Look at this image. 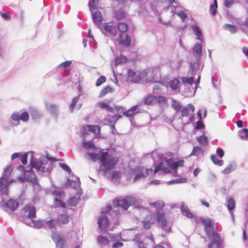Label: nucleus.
I'll return each instance as SVG.
<instances>
[{"label":"nucleus","instance_id":"69168bd1","mask_svg":"<svg viewBox=\"0 0 248 248\" xmlns=\"http://www.w3.org/2000/svg\"><path fill=\"white\" fill-rule=\"evenodd\" d=\"M46 223L50 228H54L56 226V221L54 219H51L46 221Z\"/></svg>","mask_w":248,"mask_h":248},{"label":"nucleus","instance_id":"4468645a","mask_svg":"<svg viewBox=\"0 0 248 248\" xmlns=\"http://www.w3.org/2000/svg\"><path fill=\"white\" fill-rule=\"evenodd\" d=\"M202 223L205 226L204 230L207 237H211L213 233H217L213 231V222L209 218H202Z\"/></svg>","mask_w":248,"mask_h":248},{"label":"nucleus","instance_id":"0eeeda50","mask_svg":"<svg viewBox=\"0 0 248 248\" xmlns=\"http://www.w3.org/2000/svg\"><path fill=\"white\" fill-rule=\"evenodd\" d=\"M146 76L147 73L144 70L134 71L130 69L128 71V78L133 82H138Z\"/></svg>","mask_w":248,"mask_h":248},{"label":"nucleus","instance_id":"338daca9","mask_svg":"<svg viewBox=\"0 0 248 248\" xmlns=\"http://www.w3.org/2000/svg\"><path fill=\"white\" fill-rule=\"evenodd\" d=\"M51 238L55 243L57 242L61 239L59 234L54 232H52L51 233Z\"/></svg>","mask_w":248,"mask_h":248},{"label":"nucleus","instance_id":"1a4fd4ad","mask_svg":"<svg viewBox=\"0 0 248 248\" xmlns=\"http://www.w3.org/2000/svg\"><path fill=\"white\" fill-rule=\"evenodd\" d=\"M156 220L158 222H161L164 231L166 232H170L171 227L169 226L168 220L166 218L164 213L156 212Z\"/></svg>","mask_w":248,"mask_h":248},{"label":"nucleus","instance_id":"8fccbe9b","mask_svg":"<svg viewBox=\"0 0 248 248\" xmlns=\"http://www.w3.org/2000/svg\"><path fill=\"white\" fill-rule=\"evenodd\" d=\"M80 96V94H79L78 95V96H76L73 98V99L72 100V102L69 106V110H70V111L71 112H72L74 111L76 104L78 102Z\"/></svg>","mask_w":248,"mask_h":248},{"label":"nucleus","instance_id":"5fc2aeb1","mask_svg":"<svg viewBox=\"0 0 248 248\" xmlns=\"http://www.w3.org/2000/svg\"><path fill=\"white\" fill-rule=\"evenodd\" d=\"M150 205L152 207H154L156 209H159L163 208L164 206V203L162 202H151Z\"/></svg>","mask_w":248,"mask_h":248},{"label":"nucleus","instance_id":"7ed1b4c3","mask_svg":"<svg viewBox=\"0 0 248 248\" xmlns=\"http://www.w3.org/2000/svg\"><path fill=\"white\" fill-rule=\"evenodd\" d=\"M202 45L200 43H196L192 49L193 55L195 58L194 60L189 61V68L188 74L195 75L199 69V61L202 54Z\"/></svg>","mask_w":248,"mask_h":248},{"label":"nucleus","instance_id":"774afa93","mask_svg":"<svg viewBox=\"0 0 248 248\" xmlns=\"http://www.w3.org/2000/svg\"><path fill=\"white\" fill-rule=\"evenodd\" d=\"M216 153L220 158L223 157L224 155V152L223 150L220 147H218L217 149Z\"/></svg>","mask_w":248,"mask_h":248},{"label":"nucleus","instance_id":"f03ea898","mask_svg":"<svg viewBox=\"0 0 248 248\" xmlns=\"http://www.w3.org/2000/svg\"><path fill=\"white\" fill-rule=\"evenodd\" d=\"M22 213L25 217L31 219L30 223L25 222V224L29 226H34L37 228H43L46 224V221L39 219L34 220L33 219L36 216V209L34 206L31 204L26 205L22 210Z\"/></svg>","mask_w":248,"mask_h":248},{"label":"nucleus","instance_id":"58836bf2","mask_svg":"<svg viewBox=\"0 0 248 248\" xmlns=\"http://www.w3.org/2000/svg\"><path fill=\"white\" fill-rule=\"evenodd\" d=\"M217 0H214L213 3L210 6V12L211 15L215 16L217 12Z\"/></svg>","mask_w":248,"mask_h":248},{"label":"nucleus","instance_id":"e2e57ef3","mask_svg":"<svg viewBox=\"0 0 248 248\" xmlns=\"http://www.w3.org/2000/svg\"><path fill=\"white\" fill-rule=\"evenodd\" d=\"M29 117V114L27 112H24L20 114V119L23 122H27Z\"/></svg>","mask_w":248,"mask_h":248},{"label":"nucleus","instance_id":"bb28decb","mask_svg":"<svg viewBox=\"0 0 248 248\" xmlns=\"http://www.w3.org/2000/svg\"><path fill=\"white\" fill-rule=\"evenodd\" d=\"M81 194L80 192H78V197L74 196L70 198L67 202L68 205L72 206H76L78 203Z\"/></svg>","mask_w":248,"mask_h":248},{"label":"nucleus","instance_id":"a878e982","mask_svg":"<svg viewBox=\"0 0 248 248\" xmlns=\"http://www.w3.org/2000/svg\"><path fill=\"white\" fill-rule=\"evenodd\" d=\"M153 82L156 83H159L161 79V75L160 72L157 68H154L153 69Z\"/></svg>","mask_w":248,"mask_h":248},{"label":"nucleus","instance_id":"4d7b16f0","mask_svg":"<svg viewBox=\"0 0 248 248\" xmlns=\"http://www.w3.org/2000/svg\"><path fill=\"white\" fill-rule=\"evenodd\" d=\"M111 91V88L108 86L105 88H104L101 92L100 93L99 96L100 97H103L107 93L110 92Z\"/></svg>","mask_w":248,"mask_h":248},{"label":"nucleus","instance_id":"dca6fc26","mask_svg":"<svg viewBox=\"0 0 248 248\" xmlns=\"http://www.w3.org/2000/svg\"><path fill=\"white\" fill-rule=\"evenodd\" d=\"M109 223V219L106 215H101L99 217L98 219V227L102 231H105L107 229Z\"/></svg>","mask_w":248,"mask_h":248},{"label":"nucleus","instance_id":"412c9836","mask_svg":"<svg viewBox=\"0 0 248 248\" xmlns=\"http://www.w3.org/2000/svg\"><path fill=\"white\" fill-rule=\"evenodd\" d=\"M46 109L54 116H57L59 110V107L56 104L46 103L45 104Z\"/></svg>","mask_w":248,"mask_h":248},{"label":"nucleus","instance_id":"37998d69","mask_svg":"<svg viewBox=\"0 0 248 248\" xmlns=\"http://www.w3.org/2000/svg\"><path fill=\"white\" fill-rule=\"evenodd\" d=\"M125 16V12L123 10H116L114 12L115 18L119 20L124 18Z\"/></svg>","mask_w":248,"mask_h":248},{"label":"nucleus","instance_id":"0e129e2a","mask_svg":"<svg viewBox=\"0 0 248 248\" xmlns=\"http://www.w3.org/2000/svg\"><path fill=\"white\" fill-rule=\"evenodd\" d=\"M55 244H56V247L58 248H64L65 241L62 238H61L58 241L56 242Z\"/></svg>","mask_w":248,"mask_h":248},{"label":"nucleus","instance_id":"5701e85b","mask_svg":"<svg viewBox=\"0 0 248 248\" xmlns=\"http://www.w3.org/2000/svg\"><path fill=\"white\" fill-rule=\"evenodd\" d=\"M120 43L126 47H128L131 43V38L126 34L121 33L119 36Z\"/></svg>","mask_w":248,"mask_h":248},{"label":"nucleus","instance_id":"39448f33","mask_svg":"<svg viewBox=\"0 0 248 248\" xmlns=\"http://www.w3.org/2000/svg\"><path fill=\"white\" fill-rule=\"evenodd\" d=\"M169 1V5H168L166 10L167 11H170V13H173V15L176 14L178 15L184 22H187V15L184 11L177 12L176 11L177 7V3L175 0H168Z\"/></svg>","mask_w":248,"mask_h":248},{"label":"nucleus","instance_id":"052dcab7","mask_svg":"<svg viewBox=\"0 0 248 248\" xmlns=\"http://www.w3.org/2000/svg\"><path fill=\"white\" fill-rule=\"evenodd\" d=\"M166 159V163L167 164L170 168L171 169L174 170V163L175 161L173 158H170V159Z\"/></svg>","mask_w":248,"mask_h":248},{"label":"nucleus","instance_id":"79ce46f5","mask_svg":"<svg viewBox=\"0 0 248 248\" xmlns=\"http://www.w3.org/2000/svg\"><path fill=\"white\" fill-rule=\"evenodd\" d=\"M97 241L98 244L101 246L108 245L109 242L108 239L106 237L101 235L97 237Z\"/></svg>","mask_w":248,"mask_h":248},{"label":"nucleus","instance_id":"49530a36","mask_svg":"<svg viewBox=\"0 0 248 248\" xmlns=\"http://www.w3.org/2000/svg\"><path fill=\"white\" fill-rule=\"evenodd\" d=\"M54 205L55 208H65V203L63 202L60 199H59L57 197H55L54 200Z\"/></svg>","mask_w":248,"mask_h":248},{"label":"nucleus","instance_id":"6e6552de","mask_svg":"<svg viewBox=\"0 0 248 248\" xmlns=\"http://www.w3.org/2000/svg\"><path fill=\"white\" fill-rule=\"evenodd\" d=\"M136 173L134 177L135 182L144 177L146 175L153 173L152 169H145L143 167H139L136 169Z\"/></svg>","mask_w":248,"mask_h":248},{"label":"nucleus","instance_id":"2f4dec72","mask_svg":"<svg viewBox=\"0 0 248 248\" xmlns=\"http://www.w3.org/2000/svg\"><path fill=\"white\" fill-rule=\"evenodd\" d=\"M69 221V216L66 215L60 214L57 217V222L59 224H65Z\"/></svg>","mask_w":248,"mask_h":248},{"label":"nucleus","instance_id":"20e7f679","mask_svg":"<svg viewBox=\"0 0 248 248\" xmlns=\"http://www.w3.org/2000/svg\"><path fill=\"white\" fill-rule=\"evenodd\" d=\"M100 157V163L104 167L103 171L105 172L113 169L118 161L117 157L112 155H109L108 152H102Z\"/></svg>","mask_w":248,"mask_h":248},{"label":"nucleus","instance_id":"864d4df0","mask_svg":"<svg viewBox=\"0 0 248 248\" xmlns=\"http://www.w3.org/2000/svg\"><path fill=\"white\" fill-rule=\"evenodd\" d=\"M14 169V167L13 165L9 166L7 168H6L4 172H3L2 177H7L10 175L11 172H12Z\"/></svg>","mask_w":248,"mask_h":248},{"label":"nucleus","instance_id":"4c0bfd02","mask_svg":"<svg viewBox=\"0 0 248 248\" xmlns=\"http://www.w3.org/2000/svg\"><path fill=\"white\" fill-rule=\"evenodd\" d=\"M191 76V75H190ZM194 75H192L190 77H180V80L184 84L192 85L194 82Z\"/></svg>","mask_w":248,"mask_h":248},{"label":"nucleus","instance_id":"393cba45","mask_svg":"<svg viewBox=\"0 0 248 248\" xmlns=\"http://www.w3.org/2000/svg\"><path fill=\"white\" fill-rule=\"evenodd\" d=\"M191 27L194 34L197 36L196 39L202 41L203 38L202 31L200 28L196 25H192Z\"/></svg>","mask_w":248,"mask_h":248},{"label":"nucleus","instance_id":"aec40b11","mask_svg":"<svg viewBox=\"0 0 248 248\" xmlns=\"http://www.w3.org/2000/svg\"><path fill=\"white\" fill-rule=\"evenodd\" d=\"M235 22L240 27L243 32L248 31V17L245 20H243L241 18H236L235 19Z\"/></svg>","mask_w":248,"mask_h":248},{"label":"nucleus","instance_id":"473e14b6","mask_svg":"<svg viewBox=\"0 0 248 248\" xmlns=\"http://www.w3.org/2000/svg\"><path fill=\"white\" fill-rule=\"evenodd\" d=\"M17 179L21 182L28 181L33 184H35L37 182V180L35 178H30L28 176H26L25 174L18 176Z\"/></svg>","mask_w":248,"mask_h":248},{"label":"nucleus","instance_id":"ddd939ff","mask_svg":"<svg viewBox=\"0 0 248 248\" xmlns=\"http://www.w3.org/2000/svg\"><path fill=\"white\" fill-rule=\"evenodd\" d=\"M0 206L3 208L5 211L9 210L14 211L19 206V203L16 201L12 199H10L7 202H2L0 203Z\"/></svg>","mask_w":248,"mask_h":248},{"label":"nucleus","instance_id":"6e6d98bb","mask_svg":"<svg viewBox=\"0 0 248 248\" xmlns=\"http://www.w3.org/2000/svg\"><path fill=\"white\" fill-rule=\"evenodd\" d=\"M126 62V57L124 56H121L116 58L115 60V63L116 65H118L122 63H125Z\"/></svg>","mask_w":248,"mask_h":248},{"label":"nucleus","instance_id":"e433bc0d","mask_svg":"<svg viewBox=\"0 0 248 248\" xmlns=\"http://www.w3.org/2000/svg\"><path fill=\"white\" fill-rule=\"evenodd\" d=\"M240 138L243 140H248V129L244 128L238 131Z\"/></svg>","mask_w":248,"mask_h":248},{"label":"nucleus","instance_id":"a211bd4d","mask_svg":"<svg viewBox=\"0 0 248 248\" xmlns=\"http://www.w3.org/2000/svg\"><path fill=\"white\" fill-rule=\"evenodd\" d=\"M87 131L92 132L93 133L97 134L100 132V127L98 125H87L86 126L82 128V134L83 135H86Z\"/></svg>","mask_w":248,"mask_h":248},{"label":"nucleus","instance_id":"c03bdc74","mask_svg":"<svg viewBox=\"0 0 248 248\" xmlns=\"http://www.w3.org/2000/svg\"><path fill=\"white\" fill-rule=\"evenodd\" d=\"M52 195L57 198H62L64 196V193L59 188H56L51 192Z\"/></svg>","mask_w":248,"mask_h":248},{"label":"nucleus","instance_id":"f704fd0d","mask_svg":"<svg viewBox=\"0 0 248 248\" xmlns=\"http://www.w3.org/2000/svg\"><path fill=\"white\" fill-rule=\"evenodd\" d=\"M229 212H231V211H233L235 207V202L233 198H230L228 201L226 205Z\"/></svg>","mask_w":248,"mask_h":248},{"label":"nucleus","instance_id":"7c9ffc66","mask_svg":"<svg viewBox=\"0 0 248 248\" xmlns=\"http://www.w3.org/2000/svg\"><path fill=\"white\" fill-rule=\"evenodd\" d=\"M196 140L202 146H206L209 143L208 138L204 135L197 137Z\"/></svg>","mask_w":248,"mask_h":248},{"label":"nucleus","instance_id":"09e8293b","mask_svg":"<svg viewBox=\"0 0 248 248\" xmlns=\"http://www.w3.org/2000/svg\"><path fill=\"white\" fill-rule=\"evenodd\" d=\"M72 63V61H66L63 62H62L58 66H57L56 68L57 70H59L61 69H62L65 68L68 66H69Z\"/></svg>","mask_w":248,"mask_h":248},{"label":"nucleus","instance_id":"9d476101","mask_svg":"<svg viewBox=\"0 0 248 248\" xmlns=\"http://www.w3.org/2000/svg\"><path fill=\"white\" fill-rule=\"evenodd\" d=\"M181 86L180 78H175L168 82L166 87L170 88L172 92L178 93L180 91Z\"/></svg>","mask_w":248,"mask_h":248},{"label":"nucleus","instance_id":"72a5a7b5","mask_svg":"<svg viewBox=\"0 0 248 248\" xmlns=\"http://www.w3.org/2000/svg\"><path fill=\"white\" fill-rule=\"evenodd\" d=\"M203 150L200 146H194L190 155L199 156L203 154Z\"/></svg>","mask_w":248,"mask_h":248},{"label":"nucleus","instance_id":"c85d7f7f","mask_svg":"<svg viewBox=\"0 0 248 248\" xmlns=\"http://www.w3.org/2000/svg\"><path fill=\"white\" fill-rule=\"evenodd\" d=\"M180 209L184 216L189 218H192L193 217V214L190 212L187 207L186 206L184 203L181 204Z\"/></svg>","mask_w":248,"mask_h":248},{"label":"nucleus","instance_id":"4be33fe9","mask_svg":"<svg viewBox=\"0 0 248 248\" xmlns=\"http://www.w3.org/2000/svg\"><path fill=\"white\" fill-rule=\"evenodd\" d=\"M82 147L87 150L96 151L97 147L93 140H86L83 139L82 142Z\"/></svg>","mask_w":248,"mask_h":248},{"label":"nucleus","instance_id":"f257e3e1","mask_svg":"<svg viewBox=\"0 0 248 248\" xmlns=\"http://www.w3.org/2000/svg\"><path fill=\"white\" fill-rule=\"evenodd\" d=\"M46 158L51 162H49L45 159L42 160L33 158L31 160L30 163L31 167L35 169L38 174L47 176L50 174L53 168L52 162L56 161V159L54 157H49L48 155H46Z\"/></svg>","mask_w":248,"mask_h":248},{"label":"nucleus","instance_id":"a19ab883","mask_svg":"<svg viewBox=\"0 0 248 248\" xmlns=\"http://www.w3.org/2000/svg\"><path fill=\"white\" fill-rule=\"evenodd\" d=\"M69 185L76 190H78L80 188V181L78 177L75 180H68Z\"/></svg>","mask_w":248,"mask_h":248},{"label":"nucleus","instance_id":"13d9d810","mask_svg":"<svg viewBox=\"0 0 248 248\" xmlns=\"http://www.w3.org/2000/svg\"><path fill=\"white\" fill-rule=\"evenodd\" d=\"M12 120L16 122H19L20 119V114L18 112H15L12 114L11 116Z\"/></svg>","mask_w":248,"mask_h":248},{"label":"nucleus","instance_id":"f8f14e48","mask_svg":"<svg viewBox=\"0 0 248 248\" xmlns=\"http://www.w3.org/2000/svg\"><path fill=\"white\" fill-rule=\"evenodd\" d=\"M166 101V97L163 96H155L153 95H149L147 96L144 100L145 104L152 105L156 103H163Z\"/></svg>","mask_w":248,"mask_h":248},{"label":"nucleus","instance_id":"a18cd8bd","mask_svg":"<svg viewBox=\"0 0 248 248\" xmlns=\"http://www.w3.org/2000/svg\"><path fill=\"white\" fill-rule=\"evenodd\" d=\"M186 181L187 180L185 178H179L169 181L167 182V184L169 185H172L174 184L185 183Z\"/></svg>","mask_w":248,"mask_h":248},{"label":"nucleus","instance_id":"9b49d317","mask_svg":"<svg viewBox=\"0 0 248 248\" xmlns=\"http://www.w3.org/2000/svg\"><path fill=\"white\" fill-rule=\"evenodd\" d=\"M14 181L5 177L0 178V195L7 196L8 195V186L10 183Z\"/></svg>","mask_w":248,"mask_h":248},{"label":"nucleus","instance_id":"3c124183","mask_svg":"<svg viewBox=\"0 0 248 248\" xmlns=\"http://www.w3.org/2000/svg\"><path fill=\"white\" fill-rule=\"evenodd\" d=\"M211 159L215 165L219 166H222L223 165V161L222 160H218L216 155H212L211 156Z\"/></svg>","mask_w":248,"mask_h":248},{"label":"nucleus","instance_id":"680f3d73","mask_svg":"<svg viewBox=\"0 0 248 248\" xmlns=\"http://www.w3.org/2000/svg\"><path fill=\"white\" fill-rule=\"evenodd\" d=\"M106 80V78L105 76H102L100 77L96 82V86H100Z\"/></svg>","mask_w":248,"mask_h":248},{"label":"nucleus","instance_id":"ea45409f","mask_svg":"<svg viewBox=\"0 0 248 248\" xmlns=\"http://www.w3.org/2000/svg\"><path fill=\"white\" fill-rule=\"evenodd\" d=\"M223 28L229 31L232 33H235L237 31V28L235 26L229 24H225L223 25Z\"/></svg>","mask_w":248,"mask_h":248},{"label":"nucleus","instance_id":"603ef678","mask_svg":"<svg viewBox=\"0 0 248 248\" xmlns=\"http://www.w3.org/2000/svg\"><path fill=\"white\" fill-rule=\"evenodd\" d=\"M118 28L121 32H124L128 30V27L127 24L124 22H121L119 23Z\"/></svg>","mask_w":248,"mask_h":248},{"label":"nucleus","instance_id":"b1692460","mask_svg":"<svg viewBox=\"0 0 248 248\" xmlns=\"http://www.w3.org/2000/svg\"><path fill=\"white\" fill-rule=\"evenodd\" d=\"M102 155V152L99 154L95 153H90L87 152L85 155V157L89 160H91L93 162L97 161V160H99L101 161V155Z\"/></svg>","mask_w":248,"mask_h":248},{"label":"nucleus","instance_id":"423d86ee","mask_svg":"<svg viewBox=\"0 0 248 248\" xmlns=\"http://www.w3.org/2000/svg\"><path fill=\"white\" fill-rule=\"evenodd\" d=\"M136 200L130 196H126L122 199L116 200L113 202L114 205L120 207L124 210H127L130 205H134Z\"/></svg>","mask_w":248,"mask_h":248},{"label":"nucleus","instance_id":"bf43d9fd","mask_svg":"<svg viewBox=\"0 0 248 248\" xmlns=\"http://www.w3.org/2000/svg\"><path fill=\"white\" fill-rule=\"evenodd\" d=\"M104 30L106 33L110 34L113 32V27L110 25L105 24L104 26Z\"/></svg>","mask_w":248,"mask_h":248},{"label":"nucleus","instance_id":"de8ad7c7","mask_svg":"<svg viewBox=\"0 0 248 248\" xmlns=\"http://www.w3.org/2000/svg\"><path fill=\"white\" fill-rule=\"evenodd\" d=\"M98 4V0H89V6L91 13H93V10L96 9Z\"/></svg>","mask_w":248,"mask_h":248},{"label":"nucleus","instance_id":"6ab92c4d","mask_svg":"<svg viewBox=\"0 0 248 248\" xmlns=\"http://www.w3.org/2000/svg\"><path fill=\"white\" fill-rule=\"evenodd\" d=\"M188 107H183L180 110L181 117H188L191 113H193L195 110V107L192 104H189L187 105Z\"/></svg>","mask_w":248,"mask_h":248},{"label":"nucleus","instance_id":"c9c22d12","mask_svg":"<svg viewBox=\"0 0 248 248\" xmlns=\"http://www.w3.org/2000/svg\"><path fill=\"white\" fill-rule=\"evenodd\" d=\"M171 106L172 108L174 109H175L177 112L180 111V110L183 108L181 103L174 99H172L171 100Z\"/></svg>","mask_w":248,"mask_h":248},{"label":"nucleus","instance_id":"f3484780","mask_svg":"<svg viewBox=\"0 0 248 248\" xmlns=\"http://www.w3.org/2000/svg\"><path fill=\"white\" fill-rule=\"evenodd\" d=\"M92 19L94 24L97 26L98 28H100V24L103 21V16L101 12L99 10H97L95 12H93V10Z\"/></svg>","mask_w":248,"mask_h":248},{"label":"nucleus","instance_id":"cd10ccee","mask_svg":"<svg viewBox=\"0 0 248 248\" xmlns=\"http://www.w3.org/2000/svg\"><path fill=\"white\" fill-rule=\"evenodd\" d=\"M160 171H162L165 173H170V172L169 168L165 167L163 162H160L158 165L155 167L154 173H156Z\"/></svg>","mask_w":248,"mask_h":248},{"label":"nucleus","instance_id":"c756f323","mask_svg":"<svg viewBox=\"0 0 248 248\" xmlns=\"http://www.w3.org/2000/svg\"><path fill=\"white\" fill-rule=\"evenodd\" d=\"M138 107V106L132 107L128 110L124 111L123 112V115L127 117H133L135 114H137L138 112V111L137 110Z\"/></svg>","mask_w":248,"mask_h":248},{"label":"nucleus","instance_id":"2eb2a0df","mask_svg":"<svg viewBox=\"0 0 248 248\" xmlns=\"http://www.w3.org/2000/svg\"><path fill=\"white\" fill-rule=\"evenodd\" d=\"M212 241L209 248H221V241L218 233H213L211 237H208Z\"/></svg>","mask_w":248,"mask_h":248}]
</instances>
